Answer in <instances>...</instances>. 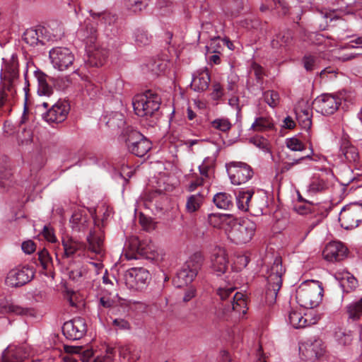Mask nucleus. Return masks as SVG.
Masks as SVG:
<instances>
[{"instance_id": "nucleus-1", "label": "nucleus", "mask_w": 362, "mask_h": 362, "mask_svg": "<svg viewBox=\"0 0 362 362\" xmlns=\"http://www.w3.org/2000/svg\"><path fill=\"white\" fill-rule=\"evenodd\" d=\"M236 288L232 285L221 286L216 290V294L222 302L223 312L234 311L239 315L247 313V307L245 296L240 292H235Z\"/></svg>"}, {"instance_id": "nucleus-2", "label": "nucleus", "mask_w": 362, "mask_h": 362, "mask_svg": "<svg viewBox=\"0 0 362 362\" xmlns=\"http://www.w3.org/2000/svg\"><path fill=\"white\" fill-rule=\"evenodd\" d=\"M324 289L318 281L303 282L296 291V300L305 308L312 309L320 305L322 300Z\"/></svg>"}, {"instance_id": "nucleus-3", "label": "nucleus", "mask_w": 362, "mask_h": 362, "mask_svg": "<svg viewBox=\"0 0 362 362\" xmlns=\"http://www.w3.org/2000/svg\"><path fill=\"white\" fill-rule=\"evenodd\" d=\"M256 230V223L250 219L232 220L225 228L228 238L237 245L250 242Z\"/></svg>"}, {"instance_id": "nucleus-4", "label": "nucleus", "mask_w": 362, "mask_h": 362, "mask_svg": "<svg viewBox=\"0 0 362 362\" xmlns=\"http://www.w3.org/2000/svg\"><path fill=\"white\" fill-rule=\"evenodd\" d=\"M161 99L154 91L148 90L134 97L132 105L136 115L141 117H152L160 105Z\"/></svg>"}, {"instance_id": "nucleus-5", "label": "nucleus", "mask_w": 362, "mask_h": 362, "mask_svg": "<svg viewBox=\"0 0 362 362\" xmlns=\"http://www.w3.org/2000/svg\"><path fill=\"white\" fill-rule=\"evenodd\" d=\"M203 256L200 253H194L185 262L177 272L173 282L177 287L191 284L197 276L203 264Z\"/></svg>"}, {"instance_id": "nucleus-6", "label": "nucleus", "mask_w": 362, "mask_h": 362, "mask_svg": "<svg viewBox=\"0 0 362 362\" xmlns=\"http://www.w3.org/2000/svg\"><path fill=\"white\" fill-rule=\"evenodd\" d=\"M227 173L234 185H240L252 179L254 172L250 165L240 161H231L226 164Z\"/></svg>"}, {"instance_id": "nucleus-7", "label": "nucleus", "mask_w": 362, "mask_h": 362, "mask_svg": "<svg viewBox=\"0 0 362 362\" xmlns=\"http://www.w3.org/2000/svg\"><path fill=\"white\" fill-rule=\"evenodd\" d=\"M339 221L346 230L356 228L362 222V204L351 203L342 208Z\"/></svg>"}, {"instance_id": "nucleus-8", "label": "nucleus", "mask_w": 362, "mask_h": 362, "mask_svg": "<svg viewBox=\"0 0 362 362\" xmlns=\"http://www.w3.org/2000/svg\"><path fill=\"white\" fill-rule=\"evenodd\" d=\"M47 33H49V30L44 27L37 29H27L23 34V40L31 46L37 45L39 43L44 44V39L47 41H55L60 39L63 35V30L62 27L58 26L56 33H52V36H47Z\"/></svg>"}, {"instance_id": "nucleus-9", "label": "nucleus", "mask_w": 362, "mask_h": 362, "mask_svg": "<svg viewBox=\"0 0 362 362\" xmlns=\"http://www.w3.org/2000/svg\"><path fill=\"white\" fill-rule=\"evenodd\" d=\"M126 142L129 151L138 157L144 156L151 148V142L136 130L130 131Z\"/></svg>"}, {"instance_id": "nucleus-10", "label": "nucleus", "mask_w": 362, "mask_h": 362, "mask_svg": "<svg viewBox=\"0 0 362 362\" xmlns=\"http://www.w3.org/2000/svg\"><path fill=\"white\" fill-rule=\"evenodd\" d=\"M150 279L149 272L144 268H131L124 276L126 286L129 289L142 290L146 287Z\"/></svg>"}, {"instance_id": "nucleus-11", "label": "nucleus", "mask_w": 362, "mask_h": 362, "mask_svg": "<svg viewBox=\"0 0 362 362\" xmlns=\"http://www.w3.org/2000/svg\"><path fill=\"white\" fill-rule=\"evenodd\" d=\"M49 56L54 68L59 71L67 69L74 61L73 53L66 47H54L49 51Z\"/></svg>"}, {"instance_id": "nucleus-12", "label": "nucleus", "mask_w": 362, "mask_h": 362, "mask_svg": "<svg viewBox=\"0 0 362 362\" xmlns=\"http://www.w3.org/2000/svg\"><path fill=\"white\" fill-rule=\"evenodd\" d=\"M341 105V99L330 94H322L315 99L313 106L323 115L334 114Z\"/></svg>"}, {"instance_id": "nucleus-13", "label": "nucleus", "mask_w": 362, "mask_h": 362, "mask_svg": "<svg viewBox=\"0 0 362 362\" xmlns=\"http://www.w3.org/2000/svg\"><path fill=\"white\" fill-rule=\"evenodd\" d=\"M34 277V272L28 267L15 268L7 274L5 282L11 287H21L30 282Z\"/></svg>"}, {"instance_id": "nucleus-14", "label": "nucleus", "mask_w": 362, "mask_h": 362, "mask_svg": "<svg viewBox=\"0 0 362 362\" xmlns=\"http://www.w3.org/2000/svg\"><path fill=\"white\" fill-rule=\"evenodd\" d=\"M86 330V324L82 317H76L67 321L62 327L64 335L70 340H77L82 338Z\"/></svg>"}, {"instance_id": "nucleus-15", "label": "nucleus", "mask_w": 362, "mask_h": 362, "mask_svg": "<svg viewBox=\"0 0 362 362\" xmlns=\"http://www.w3.org/2000/svg\"><path fill=\"white\" fill-rule=\"evenodd\" d=\"M49 109L42 115L43 119L49 123H60L66 118L69 111V105L64 102H54Z\"/></svg>"}, {"instance_id": "nucleus-16", "label": "nucleus", "mask_w": 362, "mask_h": 362, "mask_svg": "<svg viewBox=\"0 0 362 362\" xmlns=\"http://www.w3.org/2000/svg\"><path fill=\"white\" fill-rule=\"evenodd\" d=\"M35 76L37 81V93L40 96H45L48 98V101L42 102V105L45 108H48L51 103L56 101V98H53L54 89L48 84L47 78V76L42 71H35Z\"/></svg>"}, {"instance_id": "nucleus-17", "label": "nucleus", "mask_w": 362, "mask_h": 362, "mask_svg": "<svg viewBox=\"0 0 362 362\" xmlns=\"http://www.w3.org/2000/svg\"><path fill=\"white\" fill-rule=\"evenodd\" d=\"M132 247L137 255L147 259L156 260L159 257V253L153 244L146 241H140L138 238H133Z\"/></svg>"}, {"instance_id": "nucleus-18", "label": "nucleus", "mask_w": 362, "mask_h": 362, "mask_svg": "<svg viewBox=\"0 0 362 362\" xmlns=\"http://www.w3.org/2000/svg\"><path fill=\"white\" fill-rule=\"evenodd\" d=\"M347 254V248L340 242H331L323 250L324 258L329 262L342 260Z\"/></svg>"}, {"instance_id": "nucleus-19", "label": "nucleus", "mask_w": 362, "mask_h": 362, "mask_svg": "<svg viewBox=\"0 0 362 362\" xmlns=\"http://www.w3.org/2000/svg\"><path fill=\"white\" fill-rule=\"evenodd\" d=\"M228 260L226 250L216 247L211 256V269L217 276L224 274L228 268Z\"/></svg>"}, {"instance_id": "nucleus-20", "label": "nucleus", "mask_w": 362, "mask_h": 362, "mask_svg": "<svg viewBox=\"0 0 362 362\" xmlns=\"http://www.w3.org/2000/svg\"><path fill=\"white\" fill-rule=\"evenodd\" d=\"M62 246L64 247V256L71 257L77 254L78 256L83 255L86 245L69 235L62 237Z\"/></svg>"}, {"instance_id": "nucleus-21", "label": "nucleus", "mask_w": 362, "mask_h": 362, "mask_svg": "<svg viewBox=\"0 0 362 362\" xmlns=\"http://www.w3.org/2000/svg\"><path fill=\"white\" fill-rule=\"evenodd\" d=\"M285 273V269L282 266V259L279 256H276L267 271V282L282 285V276Z\"/></svg>"}, {"instance_id": "nucleus-22", "label": "nucleus", "mask_w": 362, "mask_h": 362, "mask_svg": "<svg viewBox=\"0 0 362 362\" xmlns=\"http://www.w3.org/2000/svg\"><path fill=\"white\" fill-rule=\"evenodd\" d=\"M28 357L23 346H8L2 353V362H23Z\"/></svg>"}, {"instance_id": "nucleus-23", "label": "nucleus", "mask_w": 362, "mask_h": 362, "mask_svg": "<svg viewBox=\"0 0 362 362\" xmlns=\"http://www.w3.org/2000/svg\"><path fill=\"white\" fill-rule=\"evenodd\" d=\"M69 223L73 230L84 232L90 223V218L84 210H78L74 212Z\"/></svg>"}, {"instance_id": "nucleus-24", "label": "nucleus", "mask_w": 362, "mask_h": 362, "mask_svg": "<svg viewBox=\"0 0 362 362\" xmlns=\"http://www.w3.org/2000/svg\"><path fill=\"white\" fill-rule=\"evenodd\" d=\"M18 77V63L17 57L12 56L8 61H4L1 69V78L8 81L11 84Z\"/></svg>"}, {"instance_id": "nucleus-25", "label": "nucleus", "mask_w": 362, "mask_h": 362, "mask_svg": "<svg viewBox=\"0 0 362 362\" xmlns=\"http://www.w3.org/2000/svg\"><path fill=\"white\" fill-rule=\"evenodd\" d=\"M88 250L91 252L102 257L104 254L103 238L100 232L90 231L87 236Z\"/></svg>"}, {"instance_id": "nucleus-26", "label": "nucleus", "mask_w": 362, "mask_h": 362, "mask_svg": "<svg viewBox=\"0 0 362 362\" xmlns=\"http://www.w3.org/2000/svg\"><path fill=\"white\" fill-rule=\"evenodd\" d=\"M78 33L82 38L87 40V43H94L97 39L95 22L90 18L86 19Z\"/></svg>"}, {"instance_id": "nucleus-27", "label": "nucleus", "mask_w": 362, "mask_h": 362, "mask_svg": "<svg viewBox=\"0 0 362 362\" xmlns=\"http://www.w3.org/2000/svg\"><path fill=\"white\" fill-rule=\"evenodd\" d=\"M334 277L339 281L344 292L349 293L356 287V279L347 272H337Z\"/></svg>"}, {"instance_id": "nucleus-28", "label": "nucleus", "mask_w": 362, "mask_h": 362, "mask_svg": "<svg viewBox=\"0 0 362 362\" xmlns=\"http://www.w3.org/2000/svg\"><path fill=\"white\" fill-rule=\"evenodd\" d=\"M293 40V32L290 29H284L280 31L272 40L271 45L273 48L288 46L292 44Z\"/></svg>"}, {"instance_id": "nucleus-29", "label": "nucleus", "mask_w": 362, "mask_h": 362, "mask_svg": "<svg viewBox=\"0 0 362 362\" xmlns=\"http://www.w3.org/2000/svg\"><path fill=\"white\" fill-rule=\"evenodd\" d=\"M306 317L307 314L303 316L301 313L292 310L288 314V322L296 329L304 328L316 323V321L308 320Z\"/></svg>"}, {"instance_id": "nucleus-30", "label": "nucleus", "mask_w": 362, "mask_h": 362, "mask_svg": "<svg viewBox=\"0 0 362 362\" xmlns=\"http://www.w3.org/2000/svg\"><path fill=\"white\" fill-rule=\"evenodd\" d=\"M340 152L345 159L350 163L357 161L359 157L358 149L346 139L341 141Z\"/></svg>"}, {"instance_id": "nucleus-31", "label": "nucleus", "mask_w": 362, "mask_h": 362, "mask_svg": "<svg viewBox=\"0 0 362 362\" xmlns=\"http://www.w3.org/2000/svg\"><path fill=\"white\" fill-rule=\"evenodd\" d=\"M232 220L233 218L229 214H210L208 216L209 223L214 228L223 227L225 229Z\"/></svg>"}, {"instance_id": "nucleus-32", "label": "nucleus", "mask_w": 362, "mask_h": 362, "mask_svg": "<svg viewBox=\"0 0 362 362\" xmlns=\"http://www.w3.org/2000/svg\"><path fill=\"white\" fill-rule=\"evenodd\" d=\"M254 194V191H239L236 196V204L238 208L243 211H247L252 206L250 202Z\"/></svg>"}, {"instance_id": "nucleus-33", "label": "nucleus", "mask_w": 362, "mask_h": 362, "mask_svg": "<svg viewBox=\"0 0 362 362\" xmlns=\"http://www.w3.org/2000/svg\"><path fill=\"white\" fill-rule=\"evenodd\" d=\"M209 82V75L207 73H202L193 77L190 86L194 91L201 92L208 88Z\"/></svg>"}, {"instance_id": "nucleus-34", "label": "nucleus", "mask_w": 362, "mask_h": 362, "mask_svg": "<svg viewBox=\"0 0 362 362\" xmlns=\"http://www.w3.org/2000/svg\"><path fill=\"white\" fill-rule=\"evenodd\" d=\"M106 125L113 129L116 130L122 128L125 123L124 116L119 112H112L105 117Z\"/></svg>"}, {"instance_id": "nucleus-35", "label": "nucleus", "mask_w": 362, "mask_h": 362, "mask_svg": "<svg viewBox=\"0 0 362 362\" xmlns=\"http://www.w3.org/2000/svg\"><path fill=\"white\" fill-rule=\"evenodd\" d=\"M213 201L219 209H230L233 206V197L226 192H219L214 195Z\"/></svg>"}, {"instance_id": "nucleus-36", "label": "nucleus", "mask_w": 362, "mask_h": 362, "mask_svg": "<svg viewBox=\"0 0 362 362\" xmlns=\"http://www.w3.org/2000/svg\"><path fill=\"white\" fill-rule=\"evenodd\" d=\"M204 199L203 192H199L188 197L186 203V209L189 213L197 211L202 206Z\"/></svg>"}, {"instance_id": "nucleus-37", "label": "nucleus", "mask_w": 362, "mask_h": 362, "mask_svg": "<svg viewBox=\"0 0 362 362\" xmlns=\"http://www.w3.org/2000/svg\"><path fill=\"white\" fill-rule=\"evenodd\" d=\"M306 356L309 358H316L323 354V348L320 340H315L311 343H306L305 345Z\"/></svg>"}, {"instance_id": "nucleus-38", "label": "nucleus", "mask_w": 362, "mask_h": 362, "mask_svg": "<svg viewBox=\"0 0 362 362\" xmlns=\"http://www.w3.org/2000/svg\"><path fill=\"white\" fill-rule=\"evenodd\" d=\"M273 127L274 123L270 117H259L253 122L251 129L256 132H263L272 129Z\"/></svg>"}, {"instance_id": "nucleus-39", "label": "nucleus", "mask_w": 362, "mask_h": 362, "mask_svg": "<svg viewBox=\"0 0 362 362\" xmlns=\"http://www.w3.org/2000/svg\"><path fill=\"white\" fill-rule=\"evenodd\" d=\"M298 123L305 129H309L312 125V110L309 108L300 110L296 112Z\"/></svg>"}, {"instance_id": "nucleus-40", "label": "nucleus", "mask_w": 362, "mask_h": 362, "mask_svg": "<svg viewBox=\"0 0 362 362\" xmlns=\"http://www.w3.org/2000/svg\"><path fill=\"white\" fill-rule=\"evenodd\" d=\"M148 4V0H124L126 8L133 12L139 13L146 8Z\"/></svg>"}, {"instance_id": "nucleus-41", "label": "nucleus", "mask_w": 362, "mask_h": 362, "mask_svg": "<svg viewBox=\"0 0 362 362\" xmlns=\"http://www.w3.org/2000/svg\"><path fill=\"white\" fill-rule=\"evenodd\" d=\"M282 285L269 284L265 291V300L268 305H272L276 302L277 294Z\"/></svg>"}, {"instance_id": "nucleus-42", "label": "nucleus", "mask_w": 362, "mask_h": 362, "mask_svg": "<svg viewBox=\"0 0 362 362\" xmlns=\"http://www.w3.org/2000/svg\"><path fill=\"white\" fill-rule=\"evenodd\" d=\"M264 100L271 107H276L279 103V95L274 90H267L263 93Z\"/></svg>"}, {"instance_id": "nucleus-43", "label": "nucleus", "mask_w": 362, "mask_h": 362, "mask_svg": "<svg viewBox=\"0 0 362 362\" xmlns=\"http://www.w3.org/2000/svg\"><path fill=\"white\" fill-rule=\"evenodd\" d=\"M38 260L42 269L45 270L49 269L50 267L52 265V257L46 249L38 252Z\"/></svg>"}, {"instance_id": "nucleus-44", "label": "nucleus", "mask_w": 362, "mask_h": 362, "mask_svg": "<svg viewBox=\"0 0 362 362\" xmlns=\"http://www.w3.org/2000/svg\"><path fill=\"white\" fill-rule=\"evenodd\" d=\"M3 308L6 313H13L18 315H28L30 313L29 309L9 302H6L3 305Z\"/></svg>"}, {"instance_id": "nucleus-45", "label": "nucleus", "mask_w": 362, "mask_h": 362, "mask_svg": "<svg viewBox=\"0 0 362 362\" xmlns=\"http://www.w3.org/2000/svg\"><path fill=\"white\" fill-rule=\"evenodd\" d=\"M11 171L4 167H0V187L2 189L8 188L11 185Z\"/></svg>"}, {"instance_id": "nucleus-46", "label": "nucleus", "mask_w": 362, "mask_h": 362, "mask_svg": "<svg viewBox=\"0 0 362 362\" xmlns=\"http://www.w3.org/2000/svg\"><path fill=\"white\" fill-rule=\"evenodd\" d=\"M211 126L216 129L226 132L231 128L232 124L228 119L220 118L214 119L211 122Z\"/></svg>"}, {"instance_id": "nucleus-47", "label": "nucleus", "mask_w": 362, "mask_h": 362, "mask_svg": "<svg viewBox=\"0 0 362 362\" xmlns=\"http://www.w3.org/2000/svg\"><path fill=\"white\" fill-rule=\"evenodd\" d=\"M286 144L293 151H302L305 148V145L296 137L287 139Z\"/></svg>"}, {"instance_id": "nucleus-48", "label": "nucleus", "mask_w": 362, "mask_h": 362, "mask_svg": "<svg viewBox=\"0 0 362 362\" xmlns=\"http://www.w3.org/2000/svg\"><path fill=\"white\" fill-rule=\"evenodd\" d=\"M328 187L327 183L322 179L313 180L310 186L309 191L313 193H317L325 190Z\"/></svg>"}, {"instance_id": "nucleus-49", "label": "nucleus", "mask_w": 362, "mask_h": 362, "mask_svg": "<svg viewBox=\"0 0 362 362\" xmlns=\"http://www.w3.org/2000/svg\"><path fill=\"white\" fill-rule=\"evenodd\" d=\"M94 16H98L100 18V21L105 25L114 24L117 20V16L110 13L93 14V18H95Z\"/></svg>"}, {"instance_id": "nucleus-50", "label": "nucleus", "mask_w": 362, "mask_h": 362, "mask_svg": "<svg viewBox=\"0 0 362 362\" xmlns=\"http://www.w3.org/2000/svg\"><path fill=\"white\" fill-rule=\"evenodd\" d=\"M317 61L318 59L315 56L305 55L303 59L304 68L308 71L314 70L317 66Z\"/></svg>"}, {"instance_id": "nucleus-51", "label": "nucleus", "mask_w": 362, "mask_h": 362, "mask_svg": "<svg viewBox=\"0 0 362 362\" xmlns=\"http://www.w3.org/2000/svg\"><path fill=\"white\" fill-rule=\"evenodd\" d=\"M114 327L120 330H130L132 328L131 324L129 321L124 318H115L112 321Z\"/></svg>"}, {"instance_id": "nucleus-52", "label": "nucleus", "mask_w": 362, "mask_h": 362, "mask_svg": "<svg viewBox=\"0 0 362 362\" xmlns=\"http://www.w3.org/2000/svg\"><path fill=\"white\" fill-rule=\"evenodd\" d=\"M44 238L50 243H56L57 238L55 236L54 229L50 226H45L42 230Z\"/></svg>"}, {"instance_id": "nucleus-53", "label": "nucleus", "mask_w": 362, "mask_h": 362, "mask_svg": "<svg viewBox=\"0 0 362 362\" xmlns=\"http://www.w3.org/2000/svg\"><path fill=\"white\" fill-rule=\"evenodd\" d=\"M135 40L141 45H146L149 42V38L147 33L143 30H137L135 33Z\"/></svg>"}, {"instance_id": "nucleus-54", "label": "nucleus", "mask_w": 362, "mask_h": 362, "mask_svg": "<svg viewBox=\"0 0 362 362\" xmlns=\"http://www.w3.org/2000/svg\"><path fill=\"white\" fill-rule=\"evenodd\" d=\"M196 295L197 289L193 286H190L185 290L182 300L184 303H188L194 298Z\"/></svg>"}, {"instance_id": "nucleus-55", "label": "nucleus", "mask_w": 362, "mask_h": 362, "mask_svg": "<svg viewBox=\"0 0 362 362\" xmlns=\"http://www.w3.org/2000/svg\"><path fill=\"white\" fill-rule=\"evenodd\" d=\"M250 141L260 149L266 150L268 146V141L262 136H256L251 139Z\"/></svg>"}, {"instance_id": "nucleus-56", "label": "nucleus", "mask_w": 362, "mask_h": 362, "mask_svg": "<svg viewBox=\"0 0 362 362\" xmlns=\"http://www.w3.org/2000/svg\"><path fill=\"white\" fill-rule=\"evenodd\" d=\"M93 356V351L90 349H84L83 347L82 351H80L78 358L83 362H89L90 359Z\"/></svg>"}, {"instance_id": "nucleus-57", "label": "nucleus", "mask_w": 362, "mask_h": 362, "mask_svg": "<svg viewBox=\"0 0 362 362\" xmlns=\"http://www.w3.org/2000/svg\"><path fill=\"white\" fill-rule=\"evenodd\" d=\"M119 355L123 359L130 360L131 347L129 345H122L118 348Z\"/></svg>"}, {"instance_id": "nucleus-58", "label": "nucleus", "mask_w": 362, "mask_h": 362, "mask_svg": "<svg viewBox=\"0 0 362 362\" xmlns=\"http://www.w3.org/2000/svg\"><path fill=\"white\" fill-rule=\"evenodd\" d=\"M22 134L23 136H19L21 144L28 145L33 141V133L30 130L24 129Z\"/></svg>"}, {"instance_id": "nucleus-59", "label": "nucleus", "mask_w": 362, "mask_h": 362, "mask_svg": "<svg viewBox=\"0 0 362 362\" xmlns=\"http://www.w3.org/2000/svg\"><path fill=\"white\" fill-rule=\"evenodd\" d=\"M22 250L26 254H31L35 250V244L32 240H27L22 243Z\"/></svg>"}, {"instance_id": "nucleus-60", "label": "nucleus", "mask_w": 362, "mask_h": 362, "mask_svg": "<svg viewBox=\"0 0 362 362\" xmlns=\"http://www.w3.org/2000/svg\"><path fill=\"white\" fill-rule=\"evenodd\" d=\"M115 304V301L109 297L103 296L100 298L99 305L105 308H110Z\"/></svg>"}, {"instance_id": "nucleus-61", "label": "nucleus", "mask_w": 362, "mask_h": 362, "mask_svg": "<svg viewBox=\"0 0 362 362\" xmlns=\"http://www.w3.org/2000/svg\"><path fill=\"white\" fill-rule=\"evenodd\" d=\"M204 184V178L202 177H197L194 180L192 181L190 184L188 186V191L193 192L198 187L202 186Z\"/></svg>"}, {"instance_id": "nucleus-62", "label": "nucleus", "mask_w": 362, "mask_h": 362, "mask_svg": "<svg viewBox=\"0 0 362 362\" xmlns=\"http://www.w3.org/2000/svg\"><path fill=\"white\" fill-rule=\"evenodd\" d=\"M64 349L65 352L67 354H75L78 356L80 354V351H82V349H83V346L64 345Z\"/></svg>"}, {"instance_id": "nucleus-63", "label": "nucleus", "mask_w": 362, "mask_h": 362, "mask_svg": "<svg viewBox=\"0 0 362 362\" xmlns=\"http://www.w3.org/2000/svg\"><path fill=\"white\" fill-rule=\"evenodd\" d=\"M213 97L214 98L218 99L223 95V90L220 83H214L213 85Z\"/></svg>"}, {"instance_id": "nucleus-64", "label": "nucleus", "mask_w": 362, "mask_h": 362, "mask_svg": "<svg viewBox=\"0 0 362 362\" xmlns=\"http://www.w3.org/2000/svg\"><path fill=\"white\" fill-rule=\"evenodd\" d=\"M346 47L351 48L362 47V37H358L355 40H351Z\"/></svg>"}]
</instances>
